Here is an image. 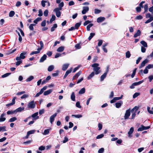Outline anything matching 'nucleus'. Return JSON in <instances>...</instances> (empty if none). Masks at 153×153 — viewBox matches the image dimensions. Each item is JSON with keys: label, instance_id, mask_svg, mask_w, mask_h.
Segmentation results:
<instances>
[{"label": "nucleus", "instance_id": "obj_1", "mask_svg": "<svg viewBox=\"0 0 153 153\" xmlns=\"http://www.w3.org/2000/svg\"><path fill=\"white\" fill-rule=\"evenodd\" d=\"M99 64L98 63H95L91 65V67L93 68V72L96 75H97L101 72L100 68L99 67Z\"/></svg>", "mask_w": 153, "mask_h": 153}, {"label": "nucleus", "instance_id": "obj_2", "mask_svg": "<svg viewBox=\"0 0 153 153\" xmlns=\"http://www.w3.org/2000/svg\"><path fill=\"white\" fill-rule=\"evenodd\" d=\"M36 103L33 100L29 102L28 104V108L30 109H33L36 106Z\"/></svg>", "mask_w": 153, "mask_h": 153}, {"label": "nucleus", "instance_id": "obj_3", "mask_svg": "<svg viewBox=\"0 0 153 153\" xmlns=\"http://www.w3.org/2000/svg\"><path fill=\"white\" fill-rule=\"evenodd\" d=\"M27 55V52H24L21 53L20 55L19 56H17L16 58V60H20L22 59H24L25 58L26 56Z\"/></svg>", "mask_w": 153, "mask_h": 153}, {"label": "nucleus", "instance_id": "obj_4", "mask_svg": "<svg viewBox=\"0 0 153 153\" xmlns=\"http://www.w3.org/2000/svg\"><path fill=\"white\" fill-rule=\"evenodd\" d=\"M60 10H61L56 8L53 10V11L55 13L56 16L57 17H59L61 16V12L60 11Z\"/></svg>", "mask_w": 153, "mask_h": 153}, {"label": "nucleus", "instance_id": "obj_5", "mask_svg": "<svg viewBox=\"0 0 153 153\" xmlns=\"http://www.w3.org/2000/svg\"><path fill=\"white\" fill-rule=\"evenodd\" d=\"M109 67H108L106 71L103 75H102L100 77V81H103L104 79L106 77L107 73L109 71Z\"/></svg>", "mask_w": 153, "mask_h": 153}, {"label": "nucleus", "instance_id": "obj_6", "mask_svg": "<svg viewBox=\"0 0 153 153\" xmlns=\"http://www.w3.org/2000/svg\"><path fill=\"white\" fill-rule=\"evenodd\" d=\"M131 112L130 109H128L126 110V113L124 116V118L125 120H126L130 116Z\"/></svg>", "mask_w": 153, "mask_h": 153}, {"label": "nucleus", "instance_id": "obj_7", "mask_svg": "<svg viewBox=\"0 0 153 153\" xmlns=\"http://www.w3.org/2000/svg\"><path fill=\"white\" fill-rule=\"evenodd\" d=\"M150 128V126H145L143 125H141V127L139 128L137 130L138 131H141L144 130H147Z\"/></svg>", "mask_w": 153, "mask_h": 153}, {"label": "nucleus", "instance_id": "obj_8", "mask_svg": "<svg viewBox=\"0 0 153 153\" xmlns=\"http://www.w3.org/2000/svg\"><path fill=\"white\" fill-rule=\"evenodd\" d=\"M135 109H136V111L134 113L132 114L131 118V119H134L136 116V112L137 111V107L136 106H135L131 110V113H133L134 110Z\"/></svg>", "mask_w": 153, "mask_h": 153}, {"label": "nucleus", "instance_id": "obj_9", "mask_svg": "<svg viewBox=\"0 0 153 153\" xmlns=\"http://www.w3.org/2000/svg\"><path fill=\"white\" fill-rule=\"evenodd\" d=\"M57 114V113H55L50 117V122L51 124H52L53 122L54 121V118L56 117Z\"/></svg>", "mask_w": 153, "mask_h": 153}, {"label": "nucleus", "instance_id": "obj_10", "mask_svg": "<svg viewBox=\"0 0 153 153\" xmlns=\"http://www.w3.org/2000/svg\"><path fill=\"white\" fill-rule=\"evenodd\" d=\"M5 115V113H3L1 115L0 117V122H4L6 120V118L4 117Z\"/></svg>", "mask_w": 153, "mask_h": 153}, {"label": "nucleus", "instance_id": "obj_11", "mask_svg": "<svg viewBox=\"0 0 153 153\" xmlns=\"http://www.w3.org/2000/svg\"><path fill=\"white\" fill-rule=\"evenodd\" d=\"M89 7H84L83 10L82 11V13L83 14H85L89 10Z\"/></svg>", "mask_w": 153, "mask_h": 153}, {"label": "nucleus", "instance_id": "obj_12", "mask_svg": "<svg viewBox=\"0 0 153 153\" xmlns=\"http://www.w3.org/2000/svg\"><path fill=\"white\" fill-rule=\"evenodd\" d=\"M149 62V60L147 59H146L144 61H143L141 63V65L139 67V68H141L143 67L144 66L145 64Z\"/></svg>", "mask_w": 153, "mask_h": 153}, {"label": "nucleus", "instance_id": "obj_13", "mask_svg": "<svg viewBox=\"0 0 153 153\" xmlns=\"http://www.w3.org/2000/svg\"><path fill=\"white\" fill-rule=\"evenodd\" d=\"M16 97H14L12 99V102L10 103L6 104V106H11L14 104L15 103V100L16 99Z\"/></svg>", "mask_w": 153, "mask_h": 153}, {"label": "nucleus", "instance_id": "obj_14", "mask_svg": "<svg viewBox=\"0 0 153 153\" xmlns=\"http://www.w3.org/2000/svg\"><path fill=\"white\" fill-rule=\"evenodd\" d=\"M123 101L122 100H120L118 102L115 103V106L117 108H119L123 104Z\"/></svg>", "mask_w": 153, "mask_h": 153}, {"label": "nucleus", "instance_id": "obj_15", "mask_svg": "<svg viewBox=\"0 0 153 153\" xmlns=\"http://www.w3.org/2000/svg\"><path fill=\"white\" fill-rule=\"evenodd\" d=\"M105 18L103 17H100L97 18V22L98 23L101 22L105 20Z\"/></svg>", "mask_w": 153, "mask_h": 153}, {"label": "nucleus", "instance_id": "obj_16", "mask_svg": "<svg viewBox=\"0 0 153 153\" xmlns=\"http://www.w3.org/2000/svg\"><path fill=\"white\" fill-rule=\"evenodd\" d=\"M69 65V64L68 63L64 64L62 66V70L64 71L66 70L67 68H68Z\"/></svg>", "mask_w": 153, "mask_h": 153}, {"label": "nucleus", "instance_id": "obj_17", "mask_svg": "<svg viewBox=\"0 0 153 153\" xmlns=\"http://www.w3.org/2000/svg\"><path fill=\"white\" fill-rule=\"evenodd\" d=\"M38 113V112H36L31 115V117L33 118L34 120H37L39 119V117L37 116Z\"/></svg>", "mask_w": 153, "mask_h": 153}, {"label": "nucleus", "instance_id": "obj_18", "mask_svg": "<svg viewBox=\"0 0 153 153\" xmlns=\"http://www.w3.org/2000/svg\"><path fill=\"white\" fill-rule=\"evenodd\" d=\"M47 58V56L46 54H44L43 56L41 57L39 60L40 62H43L45 59H46Z\"/></svg>", "mask_w": 153, "mask_h": 153}, {"label": "nucleus", "instance_id": "obj_19", "mask_svg": "<svg viewBox=\"0 0 153 153\" xmlns=\"http://www.w3.org/2000/svg\"><path fill=\"white\" fill-rule=\"evenodd\" d=\"M141 33V32L140 30H137V32L136 33H135L134 34V38H136L138 36H140Z\"/></svg>", "mask_w": 153, "mask_h": 153}, {"label": "nucleus", "instance_id": "obj_20", "mask_svg": "<svg viewBox=\"0 0 153 153\" xmlns=\"http://www.w3.org/2000/svg\"><path fill=\"white\" fill-rule=\"evenodd\" d=\"M53 91L52 89H49L47 91H46L44 92V95H47L49 94H50Z\"/></svg>", "mask_w": 153, "mask_h": 153}, {"label": "nucleus", "instance_id": "obj_21", "mask_svg": "<svg viewBox=\"0 0 153 153\" xmlns=\"http://www.w3.org/2000/svg\"><path fill=\"white\" fill-rule=\"evenodd\" d=\"M95 74L94 72H92L87 77V79L88 80L92 78L94 75Z\"/></svg>", "mask_w": 153, "mask_h": 153}, {"label": "nucleus", "instance_id": "obj_22", "mask_svg": "<svg viewBox=\"0 0 153 153\" xmlns=\"http://www.w3.org/2000/svg\"><path fill=\"white\" fill-rule=\"evenodd\" d=\"M134 131V129L133 127H131L130 128L129 131L128 132V134L129 137L131 136V134L133 133Z\"/></svg>", "mask_w": 153, "mask_h": 153}, {"label": "nucleus", "instance_id": "obj_23", "mask_svg": "<svg viewBox=\"0 0 153 153\" xmlns=\"http://www.w3.org/2000/svg\"><path fill=\"white\" fill-rule=\"evenodd\" d=\"M50 130V129H45L44 130V132L42 133V134L44 135H46L48 134L49 133Z\"/></svg>", "mask_w": 153, "mask_h": 153}, {"label": "nucleus", "instance_id": "obj_24", "mask_svg": "<svg viewBox=\"0 0 153 153\" xmlns=\"http://www.w3.org/2000/svg\"><path fill=\"white\" fill-rule=\"evenodd\" d=\"M24 107L21 108L20 107L15 110V111L16 113V114L17 112H21V111L24 110Z\"/></svg>", "mask_w": 153, "mask_h": 153}, {"label": "nucleus", "instance_id": "obj_25", "mask_svg": "<svg viewBox=\"0 0 153 153\" xmlns=\"http://www.w3.org/2000/svg\"><path fill=\"white\" fill-rule=\"evenodd\" d=\"M7 114L8 115L12 114H16L15 110L14 111L10 110L8 111L7 112Z\"/></svg>", "mask_w": 153, "mask_h": 153}, {"label": "nucleus", "instance_id": "obj_26", "mask_svg": "<svg viewBox=\"0 0 153 153\" xmlns=\"http://www.w3.org/2000/svg\"><path fill=\"white\" fill-rule=\"evenodd\" d=\"M75 97L74 93V92H72L71 95V98L72 101H75Z\"/></svg>", "mask_w": 153, "mask_h": 153}, {"label": "nucleus", "instance_id": "obj_27", "mask_svg": "<svg viewBox=\"0 0 153 153\" xmlns=\"http://www.w3.org/2000/svg\"><path fill=\"white\" fill-rule=\"evenodd\" d=\"M64 49V47L63 46H61L59 47L57 50V51L59 52H62Z\"/></svg>", "mask_w": 153, "mask_h": 153}, {"label": "nucleus", "instance_id": "obj_28", "mask_svg": "<svg viewBox=\"0 0 153 153\" xmlns=\"http://www.w3.org/2000/svg\"><path fill=\"white\" fill-rule=\"evenodd\" d=\"M150 108L149 107H148L147 108V110L148 111L149 113L151 114H153V107L151 108V110H150Z\"/></svg>", "mask_w": 153, "mask_h": 153}, {"label": "nucleus", "instance_id": "obj_29", "mask_svg": "<svg viewBox=\"0 0 153 153\" xmlns=\"http://www.w3.org/2000/svg\"><path fill=\"white\" fill-rule=\"evenodd\" d=\"M54 68V66L53 65H51L49 66L48 68V71H51L53 70Z\"/></svg>", "mask_w": 153, "mask_h": 153}, {"label": "nucleus", "instance_id": "obj_30", "mask_svg": "<svg viewBox=\"0 0 153 153\" xmlns=\"http://www.w3.org/2000/svg\"><path fill=\"white\" fill-rule=\"evenodd\" d=\"M143 7H144V13H144L148 11V4H146L144 5Z\"/></svg>", "mask_w": 153, "mask_h": 153}, {"label": "nucleus", "instance_id": "obj_31", "mask_svg": "<svg viewBox=\"0 0 153 153\" xmlns=\"http://www.w3.org/2000/svg\"><path fill=\"white\" fill-rule=\"evenodd\" d=\"M57 24H54L53 26L51 27V32L53 31L57 27Z\"/></svg>", "mask_w": 153, "mask_h": 153}, {"label": "nucleus", "instance_id": "obj_32", "mask_svg": "<svg viewBox=\"0 0 153 153\" xmlns=\"http://www.w3.org/2000/svg\"><path fill=\"white\" fill-rule=\"evenodd\" d=\"M85 88H83L80 89L79 92V94H83L85 92Z\"/></svg>", "mask_w": 153, "mask_h": 153}, {"label": "nucleus", "instance_id": "obj_33", "mask_svg": "<svg viewBox=\"0 0 153 153\" xmlns=\"http://www.w3.org/2000/svg\"><path fill=\"white\" fill-rule=\"evenodd\" d=\"M42 20V18L41 17H38L36 18L33 21V22L35 24H37L38 22L41 21Z\"/></svg>", "mask_w": 153, "mask_h": 153}, {"label": "nucleus", "instance_id": "obj_34", "mask_svg": "<svg viewBox=\"0 0 153 153\" xmlns=\"http://www.w3.org/2000/svg\"><path fill=\"white\" fill-rule=\"evenodd\" d=\"M64 5V4L63 2H62L61 3H60L58 5V7H57V8H59L60 10H62V8L63 7Z\"/></svg>", "mask_w": 153, "mask_h": 153}, {"label": "nucleus", "instance_id": "obj_35", "mask_svg": "<svg viewBox=\"0 0 153 153\" xmlns=\"http://www.w3.org/2000/svg\"><path fill=\"white\" fill-rule=\"evenodd\" d=\"M141 44L143 45L144 47H147V44L146 42H145L144 41H142L140 42Z\"/></svg>", "mask_w": 153, "mask_h": 153}, {"label": "nucleus", "instance_id": "obj_36", "mask_svg": "<svg viewBox=\"0 0 153 153\" xmlns=\"http://www.w3.org/2000/svg\"><path fill=\"white\" fill-rule=\"evenodd\" d=\"M56 16L55 15H52V16L51 18V19L50 21V23H51L52 22L54 21L56 19Z\"/></svg>", "mask_w": 153, "mask_h": 153}, {"label": "nucleus", "instance_id": "obj_37", "mask_svg": "<svg viewBox=\"0 0 153 153\" xmlns=\"http://www.w3.org/2000/svg\"><path fill=\"white\" fill-rule=\"evenodd\" d=\"M36 25L35 24H32L30 25L29 26V29L32 31H33L34 30L33 26Z\"/></svg>", "mask_w": 153, "mask_h": 153}, {"label": "nucleus", "instance_id": "obj_38", "mask_svg": "<svg viewBox=\"0 0 153 153\" xmlns=\"http://www.w3.org/2000/svg\"><path fill=\"white\" fill-rule=\"evenodd\" d=\"M152 21H153V16H152L149 19L146 21L145 23V24H147L151 22Z\"/></svg>", "mask_w": 153, "mask_h": 153}, {"label": "nucleus", "instance_id": "obj_39", "mask_svg": "<svg viewBox=\"0 0 153 153\" xmlns=\"http://www.w3.org/2000/svg\"><path fill=\"white\" fill-rule=\"evenodd\" d=\"M39 43H40L41 47H40V48H38L37 49V50H40L41 51L42 49L43 48V47L44 44H43V42L42 41H40V42Z\"/></svg>", "mask_w": 153, "mask_h": 153}, {"label": "nucleus", "instance_id": "obj_40", "mask_svg": "<svg viewBox=\"0 0 153 153\" xmlns=\"http://www.w3.org/2000/svg\"><path fill=\"white\" fill-rule=\"evenodd\" d=\"M143 82V80H142L138 82H135L134 83H133V85H134V86H137V85H140V84H141Z\"/></svg>", "mask_w": 153, "mask_h": 153}, {"label": "nucleus", "instance_id": "obj_41", "mask_svg": "<svg viewBox=\"0 0 153 153\" xmlns=\"http://www.w3.org/2000/svg\"><path fill=\"white\" fill-rule=\"evenodd\" d=\"M17 119L16 117H14L10 119L9 120V122H12L16 120Z\"/></svg>", "mask_w": 153, "mask_h": 153}, {"label": "nucleus", "instance_id": "obj_42", "mask_svg": "<svg viewBox=\"0 0 153 153\" xmlns=\"http://www.w3.org/2000/svg\"><path fill=\"white\" fill-rule=\"evenodd\" d=\"M0 129L1 131L3 132L7 131L5 126H1L0 127Z\"/></svg>", "mask_w": 153, "mask_h": 153}, {"label": "nucleus", "instance_id": "obj_43", "mask_svg": "<svg viewBox=\"0 0 153 153\" xmlns=\"http://www.w3.org/2000/svg\"><path fill=\"white\" fill-rule=\"evenodd\" d=\"M131 54L129 51H128L126 53V58H129L131 56Z\"/></svg>", "mask_w": 153, "mask_h": 153}, {"label": "nucleus", "instance_id": "obj_44", "mask_svg": "<svg viewBox=\"0 0 153 153\" xmlns=\"http://www.w3.org/2000/svg\"><path fill=\"white\" fill-rule=\"evenodd\" d=\"M34 78L33 76H30L29 77L27 78L26 79V81L27 82H30L31 80H32Z\"/></svg>", "mask_w": 153, "mask_h": 153}, {"label": "nucleus", "instance_id": "obj_45", "mask_svg": "<svg viewBox=\"0 0 153 153\" xmlns=\"http://www.w3.org/2000/svg\"><path fill=\"white\" fill-rule=\"evenodd\" d=\"M95 33H91L90 34V36L88 38V39L89 40H90L95 35Z\"/></svg>", "mask_w": 153, "mask_h": 153}, {"label": "nucleus", "instance_id": "obj_46", "mask_svg": "<svg viewBox=\"0 0 153 153\" xmlns=\"http://www.w3.org/2000/svg\"><path fill=\"white\" fill-rule=\"evenodd\" d=\"M47 1L45 0H42L41 1V4L42 6L44 7L45 6V3H47Z\"/></svg>", "mask_w": 153, "mask_h": 153}, {"label": "nucleus", "instance_id": "obj_47", "mask_svg": "<svg viewBox=\"0 0 153 153\" xmlns=\"http://www.w3.org/2000/svg\"><path fill=\"white\" fill-rule=\"evenodd\" d=\"M71 116L72 117H74L76 118H79L82 117V115L80 114L77 115H72Z\"/></svg>", "mask_w": 153, "mask_h": 153}, {"label": "nucleus", "instance_id": "obj_48", "mask_svg": "<svg viewBox=\"0 0 153 153\" xmlns=\"http://www.w3.org/2000/svg\"><path fill=\"white\" fill-rule=\"evenodd\" d=\"M11 73H6L4 75L1 76V77L3 78H4L5 77H6L8 76L9 75H10L11 74Z\"/></svg>", "mask_w": 153, "mask_h": 153}, {"label": "nucleus", "instance_id": "obj_49", "mask_svg": "<svg viewBox=\"0 0 153 153\" xmlns=\"http://www.w3.org/2000/svg\"><path fill=\"white\" fill-rule=\"evenodd\" d=\"M81 24V22L77 23L75 24V27L76 29H77Z\"/></svg>", "mask_w": 153, "mask_h": 153}, {"label": "nucleus", "instance_id": "obj_50", "mask_svg": "<svg viewBox=\"0 0 153 153\" xmlns=\"http://www.w3.org/2000/svg\"><path fill=\"white\" fill-rule=\"evenodd\" d=\"M93 25V24L92 23H91L88 25L87 26V30L88 31L90 30V28Z\"/></svg>", "mask_w": 153, "mask_h": 153}, {"label": "nucleus", "instance_id": "obj_51", "mask_svg": "<svg viewBox=\"0 0 153 153\" xmlns=\"http://www.w3.org/2000/svg\"><path fill=\"white\" fill-rule=\"evenodd\" d=\"M15 14V12L13 11H11L10 12L9 14V16L12 17Z\"/></svg>", "mask_w": 153, "mask_h": 153}, {"label": "nucleus", "instance_id": "obj_52", "mask_svg": "<svg viewBox=\"0 0 153 153\" xmlns=\"http://www.w3.org/2000/svg\"><path fill=\"white\" fill-rule=\"evenodd\" d=\"M40 50H38L37 51H34L30 53V55H32L34 54H36L39 53L40 52Z\"/></svg>", "mask_w": 153, "mask_h": 153}, {"label": "nucleus", "instance_id": "obj_53", "mask_svg": "<svg viewBox=\"0 0 153 153\" xmlns=\"http://www.w3.org/2000/svg\"><path fill=\"white\" fill-rule=\"evenodd\" d=\"M104 151V149L103 148H101L98 151V153H103Z\"/></svg>", "mask_w": 153, "mask_h": 153}, {"label": "nucleus", "instance_id": "obj_54", "mask_svg": "<svg viewBox=\"0 0 153 153\" xmlns=\"http://www.w3.org/2000/svg\"><path fill=\"white\" fill-rule=\"evenodd\" d=\"M17 61L16 63V65L17 66H18L22 62V60H16Z\"/></svg>", "mask_w": 153, "mask_h": 153}, {"label": "nucleus", "instance_id": "obj_55", "mask_svg": "<svg viewBox=\"0 0 153 153\" xmlns=\"http://www.w3.org/2000/svg\"><path fill=\"white\" fill-rule=\"evenodd\" d=\"M48 10H45L44 12V15L45 17H47L48 16Z\"/></svg>", "mask_w": 153, "mask_h": 153}, {"label": "nucleus", "instance_id": "obj_56", "mask_svg": "<svg viewBox=\"0 0 153 153\" xmlns=\"http://www.w3.org/2000/svg\"><path fill=\"white\" fill-rule=\"evenodd\" d=\"M140 95V93H136L133 95V98H135L138 96Z\"/></svg>", "mask_w": 153, "mask_h": 153}, {"label": "nucleus", "instance_id": "obj_57", "mask_svg": "<svg viewBox=\"0 0 153 153\" xmlns=\"http://www.w3.org/2000/svg\"><path fill=\"white\" fill-rule=\"evenodd\" d=\"M35 131V130H32L29 131L27 132V133L28 134L30 135V134H33Z\"/></svg>", "mask_w": 153, "mask_h": 153}, {"label": "nucleus", "instance_id": "obj_58", "mask_svg": "<svg viewBox=\"0 0 153 153\" xmlns=\"http://www.w3.org/2000/svg\"><path fill=\"white\" fill-rule=\"evenodd\" d=\"M43 15V13L42 10L41 9H40L39 10V14H38V16H41Z\"/></svg>", "mask_w": 153, "mask_h": 153}, {"label": "nucleus", "instance_id": "obj_59", "mask_svg": "<svg viewBox=\"0 0 153 153\" xmlns=\"http://www.w3.org/2000/svg\"><path fill=\"white\" fill-rule=\"evenodd\" d=\"M104 136V135L103 134H101L100 135H98L96 137V139H99L102 138Z\"/></svg>", "mask_w": 153, "mask_h": 153}, {"label": "nucleus", "instance_id": "obj_60", "mask_svg": "<svg viewBox=\"0 0 153 153\" xmlns=\"http://www.w3.org/2000/svg\"><path fill=\"white\" fill-rule=\"evenodd\" d=\"M101 12V10L97 9H94V13L96 14H98L100 13Z\"/></svg>", "mask_w": 153, "mask_h": 153}, {"label": "nucleus", "instance_id": "obj_61", "mask_svg": "<svg viewBox=\"0 0 153 153\" xmlns=\"http://www.w3.org/2000/svg\"><path fill=\"white\" fill-rule=\"evenodd\" d=\"M29 96L27 94H24L21 97L22 99L26 98L28 97Z\"/></svg>", "mask_w": 153, "mask_h": 153}, {"label": "nucleus", "instance_id": "obj_62", "mask_svg": "<svg viewBox=\"0 0 153 153\" xmlns=\"http://www.w3.org/2000/svg\"><path fill=\"white\" fill-rule=\"evenodd\" d=\"M149 10L153 15V6L149 8Z\"/></svg>", "mask_w": 153, "mask_h": 153}, {"label": "nucleus", "instance_id": "obj_63", "mask_svg": "<svg viewBox=\"0 0 153 153\" xmlns=\"http://www.w3.org/2000/svg\"><path fill=\"white\" fill-rule=\"evenodd\" d=\"M148 78L149 80V81L151 82L153 79V75L149 76L148 77Z\"/></svg>", "mask_w": 153, "mask_h": 153}, {"label": "nucleus", "instance_id": "obj_64", "mask_svg": "<svg viewBox=\"0 0 153 153\" xmlns=\"http://www.w3.org/2000/svg\"><path fill=\"white\" fill-rule=\"evenodd\" d=\"M147 57L148 59H149L150 58H153V51H152V52L150 54V55L147 56Z\"/></svg>", "mask_w": 153, "mask_h": 153}]
</instances>
